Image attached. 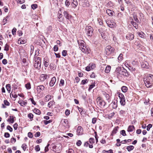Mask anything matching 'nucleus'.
Masks as SVG:
<instances>
[{
  "label": "nucleus",
  "mask_w": 153,
  "mask_h": 153,
  "mask_svg": "<svg viewBox=\"0 0 153 153\" xmlns=\"http://www.w3.org/2000/svg\"><path fill=\"white\" fill-rule=\"evenodd\" d=\"M30 54L31 55L33 53L34 51V47L33 46L31 45L30 46Z\"/></svg>",
  "instance_id": "43"
},
{
  "label": "nucleus",
  "mask_w": 153,
  "mask_h": 153,
  "mask_svg": "<svg viewBox=\"0 0 153 153\" xmlns=\"http://www.w3.org/2000/svg\"><path fill=\"white\" fill-rule=\"evenodd\" d=\"M97 102L100 107L102 108H103L105 105V101L102 100L100 97H98L97 100Z\"/></svg>",
  "instance_id": "6"
},
{
  "label": "nucleus",
  "mask_w": 153,
  "mask_h": 153,
  "mask_svg": "<svg viewBox=\"0 0 153 153\" xmlns=\"http://www.w3.org/2000/svg\"><path fill=\"white\" fill-rule=\"evenodd\" d=\"M64 81L63 79H61L60 81V83L59 84L60 86H63L64 85Z\"/></svg>",
  "instance_id": "62"
},
{
  "label": "nucleus",
  "mask_w": 153,
  "mask_h": 153,
  "mask_svg": "<svg viewBox=\"0 0 153 153\" xmlns=\"http://www.w3.org/2000/svg\"><path fill=\"white\" fill-rule=\"evenodd\" d=\"M22 148L23 150L24 151H25L27 148V145L26 144H23L22 146Z\"/></svg>",
  "instance_id": "35"
},
{
  "label": "nucleus",
  "mask_w": 153,
  "mask_h": 153,
  "mask_svg": "<svg viewBox=\"0 0 153 153\" xmlns=\"http://www.w3.org/2000/svg\"><path fill=\"white\" fill-rule=\"evenodd\" d=\"M94 68L92 66H90V64H89V65L86 68V70L87 71H89L91 70L92 69H93Z\"/></svg>",
  "instance_id": "33"
},
{
  "label": "nucleus",
  "mask_w": 153,
  "mask_h": 153,
  "mask_svg": "<svg viewBox=\"0 0 153 153\" xmlns=\"http://www.w3.org/2000/svg\"><path fill=\"white\" fill-rule=\"evenodd\" d=\"M93 29L91 26H86L85 28V33L88 36H92Z\"/></svg>",
  "instance_id": "4"
},
{
  "label": "nucleus",
  "mask_w": 153,
  "mask_h": 153,
  "mask_svg": "<svg viewBox=\"0 0 153 153\" xmlns=\"http://www.w3.org/2000/svg\"><path fill=\"white\" fill-rule=\"evenodd\" d=\"M72 3L75 5V7H74V8H75L78 5V2L76 0H73Z\"/></svg>",
  "instance_id": "40"
},
{
  "label": "nucleus",
  "mask_w": 153,
  "mask_h": 153,
  "mask_svg": "<svg viewBox=\"0 0 153 153\" xmlns=\"http://www.w3.org/2000/svg\"><path fill=\"white\" fill-rule=\"evenodd\" d=\"M56 77L55 76L52 77L49 83L50 86L51 87H52L55 84L56 82Z\"/></svg>",
  "instance_id": "13"
},
{
  "label": "nucleus",
  "mask_w": 153,
  "mask_h": 153,
  "mask_svg": "<svg viewBox=\"0 0 153 153\" xmlns=\"http://www.w3.org/2000/svg\"><path fill=\"white\" fill-rule=\"evenodd\" d=\"M45 87L43 85H40L37 86V90L39 93L42 91H43L45 89Z\"/></svg>",
  "instance_id": "18"
},
{
  "label": "nucleus",
  "mask_w": 153,
  "mask_h": 153,
  "mask_svg": "<svg viewBox=\"0 0 153 153\" xmlns=\"http://www.w3.org/2000/svg\"><path fill=\"white\" fill-rule=\"evenodd\" d=\"M95 142V140L94 138H90L89 141L85 142L84 144V146L85 147H87L89 146V147L90 148H92L93 147V144Z\"/></svg>",
  "instance_id": "3"
},
{
  "label": "nucleus",
  "mask_w": 153,
  "mask_h": 153,
  "mask_svg": "<svg viewBox=\"0 0 153 153\" xmlns=\"http://www.w3.org/2000/svg\"><path fill=\"white\" fill-rule=\"evenodd\" d=\"M6 88L9 93H10L11 90V86L9 84H7L6 85Z\"/></svg>",
  "instance_id": "29"
},
{
  "label": "nucleus",
  "mask_w": 153,
  "mask_h": 153,
  "mask_svg": "<svg viewBox=\"0 0 153 153\" xmlns=\"http://www.w3.org/2000/svg\"><path fill=\"white\" fill-rule=\"evenodd\" d=\"M119 97L120 100L125 99V98L124 95L122 93H118Z\"/></svg>",
  "instance_id": "30"
},
{
  "label": "nucleus",
  "mask_w": 153,
  "mask_h": 153,
  "mask_svg": "<svg viewBox=\"0 0 153 153\" xmlns=\"http://www.w3.org/2000/svg\"><path fill=\"white\" fill-rule=\"evenodd\" d=\"M16 29L15 28H14L12 31V32L13 35H14L16 34Z\"/></svg>",
  "instance_id": "50"
},
{
  "label": "nucleus",
  "mask_w": 153,
  "mask_h": 153,
  "mask_svg": "<svg viewBox=\"0 0 153 153\" xmlns=\"http://www.w3.org/2000/svg\"><path fill=\"white\" fill-rule=\"evenodd\" d=\"M120 134L122 135L123 136H125L126 135V131L124 130H122L120 131Z\"/></svg>",
  "instance_id": "45"
},
{
  "label": "nucleus",
  "mask_w": 153,
  "mask_h": 153,
  "mask_svg": "<svg viewBox=\"0 0 153 153\" xmlns=\"http://www.w3.org/2000/svg\"><path fill=\"white\" fill-rule=\"evenodd\" d=\"M135 22H139V20H134ZM131 24L133 25V26L136 28L137 27V24L136 23V22H134L133 21H131Z\"/></svg>",
  "instance_id": "23"
},
{
  "label": "nucleus",
  "mask_w": 153,
  "mask_h": 153,
  "mask_svg": "<svg viewBox=\"0 0 153 153\" xmlns=\"http://www.w3.org/2000/svg\"><path fill=\"white\" fill-rule=\"evenodd\" d=\"M52 122V121L51 120H50L48 121L46 120H44L43 121L45 125H46L48 124L51 123Z\"/></svg>",
  "instance_id": "41"
},
{
  "label": "nucleus",
  "mask_w": 153,
  "mask_h": 153,
  "mask_svg": "<svg viewBox=\"0 0 153 153\" xmlns=\"http://www.w3.org/2000/svg\"><path fill=\"white\" fill-rule=\"evenodd\" d=\"M106 13L109 16H113V13L114 12L109 9H107L106 10Z\"/></svg>",
  "instance_id": "25"
},
{
  "label": "nucleus",
  "mask_w": 153,
  "mask_h": 153,
  "mask_svg": "<svg viewBox=\"0 0 153 153\" xmlns=\"http://www.w3.org/2000/svg\"><path fill=\"white\" fill-rule=\"evenodd\" d=\"M143 81H148L150 82H153V75L150 74L147 76H145L143 78Z\"/></svg>",
  "instance_id": "9"
},
{
  "label": "nucleus",
  "mask_w": 153,
  "mask_h": 153,
  "mask_svg": "<svg viewBox=\"0 0 153 153\" xmlns=\"http://www.w3.org/2000/svg\"><path fill=\"white\" fill-rule=\"evenodd\" d=\"M63 14L67 19H70L72 18V16L69 15L67 12L64 11Z\"/></svg>",
  "instance_id": "19"
},
{
  "label": "nucleus",
  "mask_w": 153,
  "mask_h": 153,
  "mask_svg": "<svg viewBox=\"0 0 153 153\" xmlns=\"http://www.w3.org/2000/svg\"><path fill=\"white\" fill-rule=\"evenodd\" d=\"M34 67L36 68L40 69L41 66V58L39 57L37 58V60L35 61L34 63Z\"/></svg>",
  "instance_id": "7"
},
{
  "label": "nucleus",
  "mask_w": 153,
  "mask_h": 153,
  "mask_svg": "<svg viewBox=\"0 0 153 153\" xmlns=\"http://www.w3.org/2000/svg\"><path fill=\"white\" fill-rule=\"evenodd\" d=\"M82 144V142L80 140H78L76 142V144L78 146H80Z\"/></svg>",
  "instance_id": "63"
},
{
  "label": "nucleus",
  "mask_w": 153,
  "mask_h": 153,
  "mask_svg": "<svg viewBox=\"0 0 153 153\" xmlns=\"http://www.w3.org/2000/svg\"><path fill=\"white\" fill-rule=\"evenodd\" d=\"M33 115L31 113H30L28 115V117L30 119H33Z\"/></svg>",
  "instance_id": "64"
},
{
  "label": "nucleus",
  "mask_w": 153,
  "mask_h": 153,
  "mask_svg": "<svg viewBox=\"0 0 153 153\" xmlns=\"http://www.w3.org/2000/svg\"><path fill=\"white\" fill-rule=\"evenodd\" d=\"M4 104L6 105L9 106L10 105V103L6 100H4Z\"/></svg>",
  "instance_id": "44"
},
{
  "label": "nucleus",
  "mask_w": 153,
  "mask_h": 153,
  "mask_svg": "<svg viewBox=\"0 0 153 153\" xmlns=\"http://www.w3.org/2000/svg\"><path fill=\"white\" fill-rule=\"evenodd\" d=\"M65 5L67 7H68L70 4V2L68 0H66L65 2Z\"/></svg>",
  "instance_id": "59"
},
{
  "label": "nucleus",
  "mask_w": 153,
  "mask_h": 153,
  "mask_svg": "<svg viewBox=\"0 0 153 153\" xmlns=\"http://www.w3.org/2000/svg\"><path fill=\"white\" fill-rule=\"evenodd\" d=\"M9 46L7 44H6L4 47V50L6 51H8L9 50Z\"/></svg>",
  "instance_id": "52"
},
{
  "label": "nucleus",
  "mask_w": 153,
  "mask_h": 153,
  "mask_svg": "<svg viewBox=\"0 0 153 153\" xmlns=\"http://www.w3.org/2000/svg\"><path fill=\"white\" fill-rule=\"evenodd\" d=\"M114 51L115 49L111 46L108 45L105 48V52L107 55L114 54Z\"/></svg>",
  "instance_id": "2"
},
{
  "label": "nucleus",
  "mask_w": 153,
  "mask_h": 153,
  "mask_svg": "<svg viewBox=\"0 0 153 153\" xmlns=\"http://www.w3.org/2000/svg\"><path fill=\"white\" fill-rule=\"evenodd\" d=\"M123 54L121 53H120L119 56L118 57V59L119 61H121L123 60Z\"/></svg>",
  "instance_id": "36"
},
{
  "label": "nucleus",
  "mask_w": 153,
  "mask_h": 153,
  "mask_svg": "<svg viewBox=\"0 0 153 153\" xmlns=\"http://www.w3.org/2000/svg\"><path fill=\"white\" fill-rule=\"evenodd\" d=\"M10 123H14V121L13 119V116H10V118L9 119L7 120Z\"/></svg>",
  "instance_id": "32"
},
{
  "label": "nucleus",
  "mask_w": 153,
  "mask_h": 153,
  "mask_svg": "<svg viewBox=\"0 0 153 153\" xmlns=\"http://www.w3.org/2000/svg\"><path fill=\"white\" fill-rule=\"evenodd\" d=\"M125 99L121 100L120 101V102L121 105H124L125 104Z\"/></svg>",
  "instance_id": "37"
},
{
  "label": "nucleus",
  "mask_w": 153,
  "mask_h": 153,
  "mask_svg": "<svg viewBox=\"0 0 153 153\" xmlns=\"http://www.w3.org/2000/svg\"><path fill=\"white\" fill-rule=\"evenodd\" d=\"M4 136L6 138L9 137L10 136V134L7 132L5 133Z\"/></svg>",
  "instance_id": "60"
},
{
  "label": "nucleus",
  "mask_w": 153,
  "mask_h": 153,
  "mask_svg": "<svg viewBox=\"0 0 153 153\" xmlns=\"http://www.w3.org/2000/svg\"><path fill=\"white\" fill-rule=\"evenodd\" d=\"M70 114V111L68 109L66 110L65 114L66 116H68Z\"/></svg>",
  "instance_id": "56"
},
{
  "label": "nucleus",
  "mask_w": 153,
  "mask_h": 153,
  "mask_svg": "<svg viewBox=\"0 0 153 153\" xmlns=\"http://www.w3.org/2000/svg\"><path fill=\"white\" fill-rule=\"evenodd\" d=\"M145 85L147 88L151 87L152 85V82H150L148 81H144Z\"/></svg>",
  "instance_id": "17"
},
{
  "label": "nucleus",
  "mask_w": 153,
  "mask_h": 153,
  "mask_svg": "<svg viewBox=\"0 0 153 153\" xmlns=\"http://www.w3.org/2000/svg\"><path fill=\"white\" fill-rule=\"evenodd\" d=\"M62 146L60 144H57L56 145H54L52 147L53 150L56 153H59L62 148Z\"/></svg>",
  "instance_id": "5"
},
{
  "label": "nucleus",
  "mask_w": 153,
  "mask_h": 153,
  "mask_svg": "<svg viewBox=\"0 0 153 153\" xmlns=\"http://www.w3.org/2000/svg\"><path fill=\"white\" fill-rule=\"evenodd\" d=\"M67 51L66 50H63L62 52V55L64 56H65L67 55Z\"/></svg>",
  "instance_id": "49"
},
{
  "label": "nucleus",
  "mask_w": 153,
  "mask_h": 153,
  "mask_svg": "<svg viewBox=\"0 0 153 153\" xmlns=\"http://www.w3.org/2000/svg\"><path fill=\"white\" fill-rule=\"evenodd\" d=\"M105 22L107 25L110 27H113L116 26V24L113 20H106Z\"/></svg>",
  "instance_id": "8"
},
{
  "label": "nucleus",
  "mask_w": 153,
  "mask_h": 153,
  "mask_svg": "<svg viewBox=\"0 0 153 153\" xmlns=\"http://www.w3.org/2000/svg\"><path fill=\"white\" fill-rule=\"evenodd\" d=\"M119 127L118 126L115 127L113 129V130L112 131L111 135L112 136H113L114 135L116 134L117 133V131L119 129Z\"/></svg>",
  "instance_id": "21"
},
{
  "label": "nucleus",
  "mask_w": 153,
  "mask_h": 153,
  "mask_svg": "<svg viewBox=\"0 0 153 153\" xmlns=\"http://www.w3.org/2000/svg\"><path fill=\"white\" fill-rule=\"evenodd\" d=\"M77 134L78 135H81L83 133V129L81 126L78 127L76 130Z\"/></svg>",
  "instance_id": "14"
},
{
  "label": "nucleus",
  "mask_w": 153,
  "mask_h": 153,
  "mask_svg": "<svg viewBox=\"0 0 153 153\" xmlns=\"http://www.w3.org/2000/svg\"><path fill=\"white\" fill-rule=\"evenodd\" d=\"M111 67L110 66H107L106 67L105 71L106 73H109L111 70Z\"/></svg>",
  "instance_id": "26"
},
{
  "label": "nucleus",
  "mask_w": 153,
  "mask_h": 153,
  "mask_svg": "<svg viewBox=\"0 0 153 153\" xmlns=\"http://www.w3.org/2000/svg\"><path fill=\"white\" fill-rule=\"evenodd\" d=\"M49 145L50 144H47V146L45 147V152H47L49 150L48 147Z\"/></svg>",
  "instance_id": "53"
},
{
  "label": "nucleus",
  "mask_w": 153,
  "mask_h": 153,
  "mask_svg": "<svg viewBox=\"0 0 153 153\" xmlns=\"http://www.w3.org/2000/svg\"><path fill=\"white\" fill-rule=\"evenodd\" d=\"M134 146H130L127 147L126 149L128 151H130L134 149Z\"/></svg>",
  "instance_id": "31"
},
{
  "label": "nucleus",
  "mask_w": 153,
  "mask_h": 153,
  "mask_svg": "<svg viewBox=\"0 0 153 153\" xmlns=\"http://www.w3.org/2000/svg\"><path fill=\"white\" fill-rule=\"evenodd\" d=\"M49 76L46 74H42L40 77V79L41 81L43 82L46 79L49 78Z\"/></svg>",
  "instance_id": "10"
},
{
  "label": "nucleus",
  "mask_w": 153,
  "mask_h": 153,
  "mask_svg": "<svg viewBox=\"0 0 153 153\" xmlns=\"http://www.w3.org/2000/svg\"><path fill=\"white\" fill-rule=\"evenodd\" d=\"M37 7V5L36 4H33L31 5L32 8L34 10Z\"/></svg>",
  "instance_id": "46"
},
{
  "label": "nucleus",
  "mask_w": 153,
  "mask_h": 153,
  "mask_svg": "<svg viewBox=\"0 0 153 153\" xmlns=\"http://www.w3.org/2000/svg\"><path fill=\"white\" fill-rule=\"evenodd\" d=\"M152 126V125L151 124H149L147 126V130L149 131L150 130V128Z\"/></svg>",
  "instance_id": "55"
},
{
  "label": "nucleus",
  "mask_w": 153,
  "mask_h": 153,
  "mask_svg": "<svg viewBox=\"0 0 153 153\" xmlns=\"http://www.w3.org/2000/svg\"><path fill=\"white\" fill-rule=\"evenodd\" d=\"M141 66L143 68H149V64L146 61H144L141 63Z\"/></svg>",
  "instance_id": "11"
},
{
  "label": "nucleus",
  "mask_w": 153,
  "mask_h": 153,
  "mask_svg": "<svg viewBox=\"0 0 153 153\" xmlns=\"http://www.w3.org/2000/svg\"><path fill=\"white\" fill-rule=\"evenodd\" d=\"M119 74H122L124 76H128V74L127 71L124 69H123L122 70H120V71H119Z\"/></svg>",
  "instance_id": "12"
},
{
  "label": "nucleus",
  "mask_w": 153,
  "mask_h": 153,
  "mask_svg": "<svg viewBox=\"0 0 153 153\" xmlns=\"http://www.w3.org/2000/svg\"><path fill=\"white\" fill-rule=\"evenodd\" d=\"M111 105L113 108L114 109L116 108L117 106V103L115 102H112L111 103Z\"/></svg>",
  "instance_id": "28"
},
{
  "label": "nucleus",
  "mask_w": 153,
  "mask_h": 153,
  "mask_svg": "<svg viewBox=\"0 0 153 153\" xmlns=\"http://www.w3.org/2000/svg\"><path fill=\"white\" fill-rule=\"evenodd\" d=\"M67 153H74V151L71 149H69L68 150L66 151Z\"/></svg>",
  "instance_id": "54"
},
{
  "label": "nucleus",
  "mask_w": 153,
  "mask_h": 153,
  "mask_svg": "<svg viewBox=\"0 0 153 153\" xmlns=\"http://www.w3.org/2000/svg\"><path fill=\"white\" fill-rule=\"evenodd\" d=\"M33 112L36 114L39 115L41 114V111L39 109L36 108L34 109L33 110Z\"/></svg>",
  "instance_id": "27"
},
{
  "label": "nucleus",
  "mask_w": 153,
  "mask_h": 153,
  "mask_svg": "<svg viewBox=\"0 0 153 153\" xmlns=\"http://www.w3.org/2000/svg\"><path fill=\"white\" fill-rule=\"evenodd\" d=\"M77 42L79 48L83 52L85 53L88 52V48L85 46V43L84 41L82 40H77Z\"/></svg>",
  "instance_id": "1"
},
{
  "label": "nucleus",
  "mask_w": 153,
  "mask_h": 153,
  "mask_svg": "<svg viewBox=\"0 0 153 153\" xmlns=\"http://www.w3.org/2000/svg\"><path fill=\"white\" fill-rule=\"evenodd\" d=\"M54 104V102L53 101H51L49 102L48 105V106L50 108Z\"/></svg>",
  "instance_id": "42"
},
{
  "label": "nucleus",
  "mask_w": 153,
  "mask_h": 153,
  "mask_svg": "<svg viewBox=\"0 0 153 153\" xmlns=\"http://www.w3.org/2000/svg\"><path fill=\"white\" fill-rule=\"evenodd\" d=\"M88 82V81L87 79H85V80H83L82 81V83L83 85H84L86 83H87Z\"/></svg>",
  "instance_id": "47"
},
{
  "label": "nucleus",
  "mask_w": 153,
  "mask_h": 153,
  "mask_svg": "<svg viewBox=\"0 0 153 153\" xmlns=\"http://www.w3.org/2000/svg\"><path fill=\"white\" fill-rule=\"evenodd\" d=\"M25 87L27 89H29L31 88V85L29 82L27 83L25 85Z\"/></svg>",
  "instance_id": "38"
},
{
  "label": "nucleus",
  "mask_w": 153,
  "mask_h": 153,
  "mask_svg": "<svg viewBox=\"0 0 153 153\" xmlns=\"http://www.w3.org/2000/svg\"><path fill=\"white\" fill-rule=\"evenodd\" d=\"M51 96L50 95H47L45 97V100L46 102H48L51 99Z\"/></svg>",
  "instance_id": "24"
},
{
  "label": "nucleus",
  "mask_w": 153,
  "mask_h": 153,
  "mask_svg": "<svg viewBox=\"0 0 153 153\" xmlns=\"http://www.w3.org/2000/svg\"><path fill=\"white\" fill-rule=\"evenodd\" d=\"M122 91L124 92H126L127 90V88L125 86H123L121 88Z\"/></svg>",
  "instance_id": "34"
},
{
  "label": "nucleus",
  "mask_w": 153,
  "mask_h": 153,
  "mask_svg": "<svg viewBox=\"0 0 153 153\" xmlns=\"http://www.w3.org/2000/svg\"><path fill=\"white\" fill-rule=\"evenodd\" d=\"M134 130V127L133 126H129L128 128L127 131L128 132H132Z\"/></svg>",
  "instance_id": "22"
},
{
  "label": "nucleus",
  "mask_w": 153,
  "mask_h": 153,
  "mask_svg": "<svg viewBox=\"0 0 153 153\" xmlns=\"http://www.w3.org/2000/svg\"><path fill=\"white\" fill-rule=\"evenodd\" d=\"M35 149L36 152H38L40 150V148L39 145L36 146L35 147Z\"/></svg>",
  "instance_id": "51"
},
{
  "label": "nucleus",
  "mask_w": 153,
  "mask_h": 153,
  "mask_svg": "<svg viewBox=\"0 0 153 153\" xmlns=\"http://www.w3.org/2000/svg\"><path fill=\"white\" fill-rule=\"evenodd\" d=\"M28 136L30 138H32L33 137V135L32 133L29 132L28 133Z\"/></svg>",
  "instance_id": "61"
},
{
  "label": "nucleus",
  "mask_w": 153,
  "mask_h": 153,
  "mask_svg": "<svg viewBox=\"0 0 153 153\" xmlns=\"http://www.w3.org/2000/svg\"><path fill=\"white\" fill-rule=\"evenodd\" d=\"M119 113L120 115L123 116L126 114V112L124 110H121L120 111Z\"/></svg>",
  "instance_id": "39"
},
{
  "label": "nucleus",
  "mask_w": 153,
  "mask_h": 153,
  "mask_svg": "<svg viewBox=\"0 0 153 153\" xmlns=\"http://www.w3.org/2000/svg\"><path fill=\"white\" fill-rule=\"evenodd\" d=\"M137 34L141 38H145L146 37V35L143 32H137Z\"/></svg>",
  "instance_id": "20"
},
{
  "label": "nucleus",
  "mask_w": 153,
  "mask_h": 153,
  "mask_svg": "<svg viewBox=\"0 0 153 153\" xmlns=\"http://www.w3.org/2000/svg\"><path fill=\"white\" fill-rule=\"evenodd\" d=\"M22 38H20L19 39V41H20V43L21 44H23L25 43V40H23L22 39Z\"/></svg>",
  "instance_id": "48"
},
{
  "label": "nucleus",
  "mask_w": 153,
  "mask_h": 153,
  "mask_svg": "<svg viewBox=\"0 0 153 153\" xmlns=\"http://www.w3.org/2000/svg\"><path fill=\"white\" fill-rule=\"evenodd\" d=\"M10 141L12 143H14L16 142V139L15 138L13 137L11 139Z\"/></svg>",
  "instance_id": "57"
},
{
  "label": "nucleus",
  "mask_w": 153,
  "mask_h": 153,
  "mask_svg": "<svg viewBox=\"0 0 153 153\" xmlns=\"http://www.w3.org/2000/svg\"><path fill=\"white\" fill-rule=\"evenodd\" d=\"M49 60L47 57H45L44 59L43 63L44 66L47 67L49 65Z\"/></svg>",
  "instance_id": "15"
},
{
  "label": "nucleus",
  "mask_w": 153,
  "mask_h": 153,
  "mask_svg": "<svg viewBox=\"0 0 153 153\" xmlns=\"http://www.w3.org/2000/svg\"><path fill=\"white\" fill-rule=\"evenodd\" d=\"M53 50L54 51H56L58 50V47L57 45L54 46L53 48Z\"/></svg>",
  "instance_id": "58"
},
{
  "label": "nucleus",
  "mask_w": 153,
  "mask_h": 153,
  "mask_svg": "<svg viewBox=\"0 0 153 153\" xmlns=\"http://www.w3.org/2000/svg\"><path fill=\"white\" fill-rule=\"evenodd\" d=\"M126 38L128 40H131L134 39V35L131 33H128L127 34Z\"/></svg>",
  "instance_id": "16"
}]
</instances>
